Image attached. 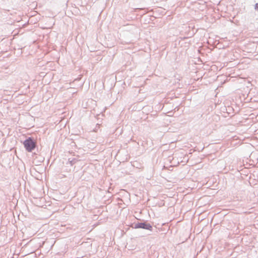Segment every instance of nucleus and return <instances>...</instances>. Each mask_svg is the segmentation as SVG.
I'll return each mask as SVG.
<instances>
[{"label": "nucleus", "instance_id": "f257e3e1", "mask_svg": "<svg viewBox=\"0 0 258 258\" xmlns=\"http://www.w3.org/2000/svg\"><path fill=\"white\" fill-rule=\"evenodd\" d=\"M24 147L28 152H32L36 146V144L34 139L31 137H29L25 140L23 143Z\"/></svg>", "mask_w": 258, "mask_h": 258}, {"label": "nucleus", "instance_id": "f03ea898", "mask_svg": "<svg viewBox=\"0 0 258 258\" xmlns=\"http://www.w3.org/2000/svg\"><path fill=\"white\" fill-rule=\"evenodd\" d=\"M134 228L135 229L142 228L150 231H152L153 229L152 226L147 222H138L137 223H135Z\"/></svg>", "mask_w": 258, "mask_h": 258}, {"label": "nucleus", "instance_id": "7ed1b4c3", "mask_svg": "<svg viewBox=\"0 0 258 258\" xmlns=\"http://www.w3.org/2000/svg\"><path fill=\"white\" fill-rule=\"evenodd\" d=\"M70 163H71V165H73L74 164H75L76 163V159H73L72 160H71L70 161Z\"/></svg>", "mask_w": 258, "mask_h": 258}, {"label": "nucleus", "instance_id": "20e7f679", "mask_svg": "<svg viewBox=\"0 0 258 258\" xmlns=\"http://www.w3.org/2000/svg\"><path fill=\"white\" fill-rule=\"evenodd\" d=\"M255 9L258 11V3L255 5Z\"/></svg>", "mask_w": 258, "mask_h": 258}, {"label": "nucleus", "instance_id": "39448f33", "mask_svg": "<svg viewBox=\"0 0 258 258\" xmlns=\"http://www.w3.org/2000/svg\"><path fill=\"white\" fill-rule=\"evenodd\" d=\"M140 9L139 8H136V9H134V12H136L138 10H140Z\"/></svg>", "mask_w": 258, "mask_h": 258}]
</instances>
